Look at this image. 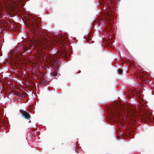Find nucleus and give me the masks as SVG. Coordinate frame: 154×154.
Masks as SVG:
<instances>
[{
    "label": "nucleus",
    "mask_w": 154,
    "mask_h": 154,
    "mask_svg": "<svg viewBox=\"0 0 154 154\" xmlns=\"http://www.w3.org/2000/svg\"><path fill=\"white\" fill-rule=\"evenodd\" d=\"M143 120L144 122L149 123L152 121V119L148 115H146L143 117Z\"/></svg>",
    "instance_id": "f257e3e1"
},
{
    "label": "nucleus",
    "mask_w": 154,
    "mask_h": 154,
    "mask_svg": "<svg viewBox=\"0 0 154 154\" xmlns=\"http://www.w3.org/2000/svg\"><path fill=\"white\" fill-rule=\"evenodd\" d=\"M22 116L25 118V119L28 120L30 118V115L25 111H23V114Z\"/></svg>",
    "instance_id": "f03ea898"
},
{
    "label": "nucleus",
    "mask_w": 154,
    "mask_h": 154,
    "mask_svg": "<svg viewBox=\"0 0 154 154\" xmlns=\"http://www.w3.org/2000/svg\"><path fill=\"white\" fill-rule=\"evenodd\" d=\"M25 47V46L24 45L23 46H21L17 48V51H19V53H21L22 52L24 51V48Z\"/></svg>",
    "instance_id": "7ed1b4c3"
},
{
    "label": "nucleus",
    "mask_w": 154,
    "mask_h": 154,
    "mask_svg": "<svg viewBox=\"0 0 154 154\" xmlns=\"http://www.w3.org/2000/svg\"><path fill=\"white\" fill-rule=\"evenodd\" d=\"M27 95V94L26 93H21V94H19V96L22 97H26V95Z\"/></svg>",
    "instance_id": "20e7f679"
},
{
    "label": "nucleus",
    "mask_w": 154,
    "mask_h": 154,
    "mask_svg": "<svg viewBox=\"0 0 154 154\" xmlns=\"http://www.w3.org/2000/svg\"><path fill=\"white\" fill-rule=\"evenodd\" d=\"M57 74V72H52L51 75H52L53 76H55Z\"/></svg>",
    "instance_id": "39448f33"
},
{
    "label": "nucleus",
    "mask_w": 154,
    "mask_h": 154,
    "mask_svg": "<svg viewBox=\"0 0 154 154\" xmlns=\"http://www.w3.org/2000/svg\"><path fill=\"white\" fill-rule=\"evenodd\" d=\"M118 72L119 73L121 74L122 72V69H119L118 70Z\"/></svg>",
    "instance_id": "423d86ee"
},
{
    "label": "nucleus",
    "mask_w": 154,
    "mask_h": 154,
    "mask_svg": "<svg viewBox=\"0 0 154 154\" xmlns=\"http://www.w3.org/2000/svg\"><path fill=\"white\" fill-rule=\"evenodd\" d=\"M118 1H119L120 0H118Z\"/></svg>",
    "instance_id": "0eeeda50"
}]
</instances>
